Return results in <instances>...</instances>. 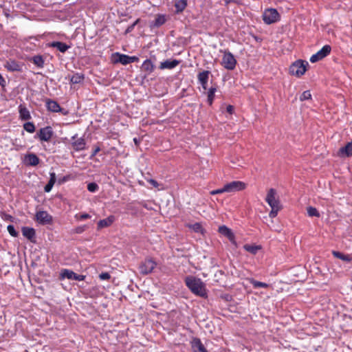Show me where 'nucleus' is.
I'll return each mask as SVG.
<instances>
[{
	"label": "nucleus",
	"mask_w": 352,
	"mask_h": 352,
	"mask_svg": "<svg viewBox=\"0 0 352 352\" xmlns=\"http://www.w3.org/2000/svg\"><path fill=\"white\" fill-rule=\"evenodd\" d=\"M185 283L194 294L202 298L208 296L206 285L200 278L188 276L185 278Z\"/></svg>",
	"instance_id": "nucleus-1"
},
{
	"label": "nucleus",
	"mask_w": 352,
	"mask_h": 352,
	"mask_svg": "<svg viewBox=\"0 0 352 352\" xmlns=\"http://www.w3.org/2000/svg\"><path fill=\"white\" fill-rule=\"evenodd\" d=\"M308 65L309 63L307 61L298 60L291 65L289 67V73L290 74L298 77L301 76L305 73Z\"/></svg>",
	"instance_id": "nucleus-2"
},
{
	"label": "nucleus",
	"mask_w": 352,
	"mask_h": 352,
	"mask_svg": "<svg viewBox=\"0 0 352 352\" xmlns=\"http://www.w3.org/2000/svg\"><path fill=\"white\" fill-rule=\"evenodd\" d=\"M263 20L267 25L274 23L280 20V14L276 9L268 8L263 13Z\"/></svg>",
	"instance_id": "nucleus-3"
},
{
	"label": "nucleus",
	"mask_w": 352,
	"mask_h": 352,
	"mask_svg": "<svg viewBox=\"0 0 352 352\" xmlns=\"http://www.w3.org/2000/svg\"><path fill=\"white\" fill-rule=\"evenodd\" d=\"M236 60L233 54L230 52H225L222 58L221 65L228 70L235 68Z\"/></svg>",
	"instance_id": "nucleus-4"
},
{
	"label": "nucleus",
	"mask_w": 352,
	"mask_h": 352,
	"mask_svg": "<svg viewBox=\"0 0 352 352\" xmlns=\"http://www.w3.org/2000/svg\"><path fill=\"white\" fill-rule=\"evenodd\" d=\"M276 194V190L274 188H270L267 191L265 201L271 208H281L280 201L277 198Z\"/></svg>",
	"instance_id": "nucleus-5"
},
{
	"label": "nucleus",
	"mask_w": 352,
	"mask_h": 352,
	"mask_svg": "<svg viewBox=\"0 0 352 352\" xmlns=\"http://www.w3.org/2000/svg\"><path fill=\"white\" fill-rule=\"evenodd\" d=\"M331 47L330 45H324L322 49H320L318 52H316V54H313L309 60L311 63H316L320 60H322V58H324V57L327 56L330 52H331Z\"/></svg>",
	"instance_id": "nucleus-6"
},
{
	"label": "nucleus",
	"mask_w": 352,
	"mask_h": 352,
	"mask_svg": "<svg viewBox=\"0 0 352 352\" xmlns=\"http://www.w3.org/2000/svg\"><path fill=\"white\" fill-rule=\"evenodd\" d=\"M156 266V263L151 258L145 259L139 267L140 272L142 274H148L153 272Z\"/></svg>",
	"instance_id": "nucleus-7"
},
{
	"label": "nucleus",
	"mask_w": 352,
	"mask_h": 352,
	"mask_svg": "<svg viewBox=\"0 0 352 352\" xmlns=\"http://www.w3.org/2000/svg\"><path fill=\"white\" fill-rule=\"evenodd\" d=\"M54 135L52 128L50 126L40 129L37 132L36 138H39L41 141L49 142Z\"/></svg>",
	"instance_id": "nucleus-8"
},
{
	"label": "nucleus",
	"mask_w": 352,
	"mask_h": 352,
	"mask_svg": "<svg viewBox=\"0 0 352 352\" xmlns=\"http://www.w3.org/2000/svg\"><path fill=\"white\" fill-rule=\"evenodd\" d=\"M245 188V183L240 181H234L224 185V190L226 192H234L241 190Z\"/></svg>",
	"instance_id": "nucleus-9"
},
{
	"label": "nucleus",
	"mask_w": 352,
	"mask_h": 352,
	"mask_svg": "<svg viewBox=\"0 0 352 352\" xmlns=\"http://www.w3.org/2000/svg\"><path fill=\"white\" fill-rule=\"evenodd\" d=\"M60 277L62 278H67L69 280H83L85 278V276L82 274H77L74 272L68 269H63L60 272Z\"/></svg>",
	"instance_id": "nucleus-10"
},
{
	"label": "nucleus",
	"mask_w": 352,
	"mask_h": 352,
	"mask_svg": "<svg viewBox=\"0 0 352 352\" xmlns=\"http://www.w3.org/2000/svg\"><path fill=\"white\" fill-rule=\"evenodd\" d=\"M72 146L76 151H80L85 148L86 142L83 138H77V134L72 137Z\"/></svg>",
	"instance_id": "nucleus-11"
},
{
	"label": "nucleus",
	"mask_w": 352,
	"mask_h": 352,
	"mask_svg": "<svg viewBox=\"0 0 352 352\" xmlns=\"http://www.w3.org/2000/svg\"><path fill=\"white\" fill-rule=\"evenodd\" d=\"M36 220L41 224H50L52 223V217L47 211H38L36 213Z\"/></svg>",
	"instance_id": "nucleus-12"
},
{
	"label": "nucleus",
	"mask_w": 352,
	"mask_h": 352,
	"mask_svg": "<svg viewBox=\"0 0 352 352\" xmlns=\"http://www.w3.org/2000/svg\"><path fill=\"white\" fill-rule=\"evenodd\" d=\"M5 68L9 72H21L22 65L14 60L10 59L4 65Z\"/></svg>",
	"instance_id": "nucleus-13"
},
{
	"label": "nucleus",
	"mask_w": 352,
	"mask_h": 352,
	"mask_svg": "<svg viewBox=\"0 0 352 352\" xmlns=\"http://www.w3.org/2000/svg\"><path fill=\"white\" fill-rule=\"evenodd\" d=\"M338 155L341 157H349L352 156V141L348 142L344 146L340 148Z\"/></svg>",
	"instance_id": "nucleus-14"
},
{
	"label": "nucleus",
	"mask_w": 352,
	"mask_h": 352,
	"mask_svg": "<svg viewBox=\"0 0 352 352\" xmlns=\"http://www.w3.org/2000/svg\"><path fill=\"white\" fill-rule=\"evenodd\" d=\"M191 346L193 350V352H208L207 349L202 344L199 338H193L191 342Z\"/></svg>",
	"instance_id": "nucleus-15"
},
{
	"label": "nucleus",
	"mask_w": 352,
	"mask_h": 352,
	"mask_svg": "<svg viewBox=\"0 0 352 352\" xmlns=\"http://www.w3.org/2000/svg\"><path fill=\"white\" fill-rule=\"evenodd\" d=\"M179 64V60L173 59V60H166L165 61L161 62L159 68L160 69H172L176 67Z\"/></svg>",
	"instance_id": "nucleus-16"
},
{
	"label": "nucleus",
	"mask_w": 352,
	"mask_h": 352,
	"mask_svg": "<svg viewBox=\"0 0 352 352\" xmlns=\"http://www.w3.org/2000/svg\"><path fill=\"white\" fill-rule=\"evenodd\" d=\"M23 235L29 239L32 242L35 241L36 232L33 228L23 227L22 228Z\"/></svg>",
	"instance_id": "nucleus-17"
},
{
	"label": "nucleus",
	"mask_w": 352,
	"mask_h": 352,
	"mask_svg": "<svg viewBox=\"0 0 352 352\" xmlns=\"http://www.w3.org/2000/svg\"><path fill=\"white\" fill-rule=\"evenodd\" d=\"M46 107L48 111L52 112H60L62 111V108L60 107L59 104L52 100H47L46 101Z\"/></svg>",
	"instance_id": "nucleus-18"
},
{
	"label": "nucleus",
	"mask_w": 352,
	"mask_h": 352,
	"mask_svg": "<svg viewBox=\"0 0 352 352\" xmlns=\"http://www.w3.org/2000/svg\"><path fill=\"white\" fill-rule=\"evenodd\" d=\"M219 232L223 236L228 237L231 242H234V235L232 230L226 226H221L219 228Z\"/></svg>",
	"instance_id": "nucleus-19"
},
{
	"label": "nucleus",
	"mask_w": 352,
	"mask_h": 352,
	"mask_svg": "<svg viewBox=\"0 0 352 352\" xmlns=\"http://www.w3.org/2000/svg\"><path fill=\"white\" fill-rule=\"evenodd\" d=\"M210 72L208 71H203L198 74V80L199 83L201 85L203 89H207V84L208 80V76Z\"/></svg>",
	"instance_id": "nucleus-20"
},
{
	"label": "nucleus",
	"mask_w": 352,
	"mask_h": 352,
	"mask_svg": "<svg viewBox=\"0 0 352 352\" xmlns=\"http://www.w3.org/2000/svg\"><path fill=\"white\" fill-rule=\"evenodd\" d=\"M113 57H118L117 59L113 60L114 63H120L123 65H126L129 64V56L123 54H120L119 52H116L113 54Z\"/></svg>",
	"instance_id": "nucleus-21"
},
{
	"label": "nucleus",
	"mask_w": 352,
	"mask_h": 352,
	"mask_svg": "<svg viewBox=\"0 0 352 352\" xmlns=\"http://www.w3.org/2000/svg\"><path fill=\"white\" fill-rule=\"evenodd\" d=\"M115 219L113 215H110L106 219L100 220L98 223V229L110 226L114 222Z\"/></svg>",
	"instance_id": "nucleus-22"
},
{
	"label": "nucleus",
	"mask_w": 352,
	"mask_h": 352,
	"mask_svg": "<svg viewBox=\"0 0 352 352\" xmlns=\"http://www.w3.org/2000/svg\"><path fill=\"white\" fill-rule=\"evenodd\" d=\"M25 161L27 164L30 166H36L39 163V158L34 153H30L25 157Z\"/></svg>",
	"instance_id": "nucleus-23"
},
{
	"label": "nucleus",
	"mask_w": 352,
	"mask_h": 352,
	"mask_svg": "<svg viewBox=\"0 0 352 352\" xmlns=\"http://www.w3.org/2000/svg\"><path fill=\"white\" fill-rule=\"evenodd\" d=\"M50 47H56L60 52H65L69 48V46L66 43L60 42V41H53L49 44Z\"/></svg>",
	"instance_id": "nucleus-24"
},
{
	"label": "nucleus",
	"mask_w": 352,
	"mask_h": 352,
	"mask_svg": "<svg viewBox=\"0 0 352 352\" xmlns=\"http://www.w3.org/2000/svg\"><path fill=\"white\" fill-rule=\"evenodd\" d=\"M142 69L146 72V74H150L153 72L155 66L150 59L145 60L142 65Z\"/></svg>",
	"instance_id": "nucleus-25"
},
{
	"label": "nucleus",
	"mask_w": 352,
	"mask_h": 352,
	"mask_svg": "<svg viewBox=\"0 0 352 352\" xmlns=\"http://www.w3.org/2000/svg\"><path fill=\"white\" fill-rule=\"evenodd\" d=\"M66 78L69 79L72 84H78L84 80V75L80 73H76L72 76L69 75Z\"/></svg>",
	"instance_id": "nucleus-26"
},
{
	"label": "nucleus",
	"mask_w": 352,
	"mask_h": 352,
	"mask_svg": "<svg viewBox=\"0 0 352 352\" xmlns=\"http://www.w3.org/2000/svg\"><path fill=\"white\" fill-rule=\"evenodd\" d=\"M332 254L337 258H339L343 261L349 263L352 261V257L350 254H344L343 253L333 250Z\"/></svg>",
	"instance_id": "nucleus-27"
},
{
	"label": "nucleus",
	"mask_w": 352,
	"mask_h": 352,
	"mask_svg": "<svg viewBox=\"0 0 352 352\" xmlns=\"http://www.w3.org/2000/svg\"><path fill=\"white\" fill-rule=\"evenodd\" d=\"M56 181V176L55 173H50V178L48 183L44 187V190L46 192H49L51 191L52 187L54 186L55 182Z\"/></svg>",
	"instance_id": "nucleus-28"
},
{
	"label": "nucleus",
	"mask_w": 352,
	"mask_h": 352,
	"mask_svg": "<svg viewBox=\"0 0 352 352\" xmlns=\"http://www.w3.org/2000/svg\"><path fill=\"white\" fill-rule=\"evenodd\" d=\"M187 6V0H177L175 3L177 13L183 12Z\"/></svg>",
	"instance_id": "nucleus-29"
},
{
	"label": "nucleus",
	"mask_w": 352,
	"mask_h": 352,
	"mask_svg": "<svg viewBox=\"0 0 352 352\" xmlns=\"http://www.w3.org/2000/svg\"><path fill=\"white\" fill-rule=\"evenodd\" d=\"M19 114L21 120H27L31 118V116L28 109L25 107H22L21 105L19 106Z\"/></svg>",
	"instance_id": "nucleus-30"
},
{
	"label": "nucleus",
	"mask_w": 352,
	"mask_h": 352,
	"mask_svg": "<svg viewBox=\"0 0 352 352\" xmlns=\"http://www.w3.org/2000/svg\"><path fill=\"white\" fill-rule=\"evenodd\" d=\"M243 248L247 252L251 253L252 254H256L259 250L261 249V247L260 245H249L245 244L243 246Z\"/></svg>",
	"instance_id": "nucleus-31"
},
{
	"label": "nucleus",
	"mask_w": 352,
	"mask_h": 352,
	"mask_svg": "<svg viewBox=\"0 0 352 352\" xmlns=\"http://www.w3.org/2000/svg\"><path fill=\"white\" fill-rule=\"evenodd\" d=\"M166 21V20L164 15H157L155 21L153 22V26L158 28L164 24Z\"/></svg>",
	"instance_id": "nucleus-32"
},
{
	"label": "nucleus",
	"mask_w": 352,
	"mask_h": 352,
	"mask_svg": "<svg viewBox=\"0 0 352 352\" xmlns=\"http://www.w3.org/2000/svg\"><path fill=\"white\" fill-rule=\"evenodd\" d=\"M32 61L34 65H36L37 67L40 68H43L44 67V59L42 56H34L32 58Z\"/></svg>",
	"instance_id": "nucleus-33"
},
{
	"label": "nucleus",
	"mask_w": 352,
	"mask_h": 352,
	"mask_svg": "<svg viewBox=\"0 0 352 352\" xmlns=\"http://www.w3.org/2000/svg\"><path fill=\"white\" fill-rule=\"evenodd\" d=\"M215 92H216L215 87L210 88L208 91V102L209 103L210 105H211L212 104Z\"/></svg>",
	"instance_id": "nucleus-34"
},
{
	"label": "nucleus",
	"mask_w": 352,
	"mask_h": 352,
	"mask_svg": "<svg viewBox=\"0 0 352 352\" xmlns=\"http://www.w3.org/2000/svg\"><path fill=\"white\" fill-rule=\"evenodd\" d=\"M250 283L252 285L254 288H258V287L267 288V287H269L268 284H267L265 283H263V282H260V281L256 280L254 279H252L250 280Z\"/></svg>",
	"instance_id": "nucleus-35"
},
{
	"label": "nucleus",
	"mask_w": 352,
	"mask_h": 352,
	"mask_svg": "<svg viewBox=\"0 0 352 352\" xmlns=\"http://www.w3.org/2000/svg\"><path fill=\"white\" fill-rule=\"evenodd\" d=\"M307 214L309 217H320V213L317 210V209L314 207L309 206L307 208Z\"/></svg>",
	"instance_id": "nucleus-36"
},
{
	"label": "nucleus",
	"mask_w": 352,
	"mask_h": 352,
	"mask_svg": "<svg viewBox=\"0 0 352 352\" xmlns=\"http://www.w3.org/2000/svg\"><path fill=\"white\" fill-rule=\"evenodd\" d=\"M24 129L28 133H33L35 131V126L32 122H28L24 124Z\"/></svg>",
	"instance_id": "nucleus-37"
},
{
	"label": "nucleus",
	"mask_w": 352,
	"mask_h": 352,
	"mask_svg": "<svg viewBox=\"0 0 352 352\" xmlns=\"http://www.w3.org/2000/svg\"><path fill=\"white\" fill-rule=\"evenodd\" d=\"M310 99H311V94L309 90L305 91L300 96V101H304V100H310Z\"/></svg>",
	"instance_id": "nucleus-38"
},
{
	"label": "nucleus",
	"mask_w": 352,
	"mask_h": 352,
	"mask_svg": "<svg viewBox=\"0 0 352 352\" xmlns=\"http://www.w3.org/2000/svg\"><path fill=\"white\" fill-rule=\"evenodd\" d=\"M98 189V186L96 183L91 182L88 184L87 185V190L89 192H94Z\"/></svg>",
	"instance_id": "nucleus-39"
},
{
	"label": "nucleus",
	"mask_w": 352,
	"mask_h": 352,
	"mask_svg": "<svg viewBox=\"0 0 352 352\" xmlns=\"http://www.w3.org/2000/svg\"><path fill=\"white\" fill-rule=\"evenodd\" d=\"M7 230L11 236L14 237L18 236V232L15 230L14 226L8 225L7 227Z\"/></svg>",
	"instance_id": "nucleus-40"
},
{
	"label": "nucleus",
	"mask_w": 352,
	"mask_h": 352,
	"mask_svg": "<svg viewBox=\"0 0 352 352\" xmlns=\"http://www.w3.org/2000/svg\"><path fill=\"white\" fill-rule=\"evenodd\" d=\"M75 218L78 220H85L87 219L91 218V216L89 214L83 213V214H76L75 215Z\"/></svg>",
	"instance_id": "nucleus-41"
},
{
	"label": "nucleus",
	"mask_w": 352,
	"mask_h": 352,
	"mask_svg": "<svg viewBox=\"0 0 352 352\" xmlns=\"http://www.w3.org/2000/svg\"><path fill=\"white\" fill-rule=\"evenodd\" d=\"M281 209V208H271V211L269 213V216L270 218H274L277 216L278 212Z\"/></svg>",
	"instance_id": "nucleus-42"
},
{
	"label": "nucleus",
	"mask_w": 352,
	"mask_h": 352,
	"mask_svg": "<svg viewBox=\"0 0 352 352\" xmlns=\"http://www.w3.org/2000/svg\"><path fill=\"white\" fill-rule=\"evenodd\" d=\"M192 228L193 230L196 232H202V231H203L202 226L199 223H196L193 224Z\"/></svg>",
	"instance_id": "nucleus-43"
},
{
	"label": "nucleus",
	"mask_w": 352,
	"mask_h": 352,
	"mask_svg": "<svg viewBox=\"0 0 352 352\" xmlns=\"http://www.w3.org/2000/svg\"><path fill=\"white\" fill-rule=\"evenodd\" d=\"M111 278L109 273L102 272L99 274V278L102 280H109Z\"/></svg>",
	"instance_id": "nucleus-44"
},
{
	"label": "nucleus",
	"mask_w": 352,
	"mask_h": 352,
	"mask_svg": "<svg viewBox=\"0 0 352 352\" xmlns=\"http://www.w3.org/2000/svg\"><path fill=\"white\" fill-rule=\"evenodd\" d=\"M223 192H226V190H224V186L221 188H219V189H217V190H212L210 192V194L214 195H217V194H221V193H223Z\"/></svg>",
	"instance_id": "nucleus-45"
},
{
	"label": "nucleus",
	"mask_w": 352,
	"mask_h": 352,
	"mask_svg": "<svg viewBox=\"0 0 352 352\" xmlns=\"http://www.w3.org/2000/svg\"><path fill=\"white\" fill-rule=\"evenodd\" d=\"M138 21H139V19L136 20V21H135L133 24H131V25H129V26L126 28V31H125V33H126V34H128V33L131 32L133 30V28H134V27L135 26V25L138 23Z\"/></svg>",
	"instance_id": "nucleus-46"
},
{
	"label": "nucleus",
	"mask_w": 352,
	"mask_h": 352,
	"mask_svg": "<svg viewBox=\"0 0 352 352\" xmlns=\"http://www.w3.org/2000/svg\"><path fill=\"white\" fill-rule=\"evenodd\" d=\"M86 228V226H78L75 228V232L77 234L82 233L85 230Z\"/></svg>",
	"instance_id": "nucleus-47"
},
{
	"label": "nucleus",
	"mask_w": 352,
	"mask_h": 352,
	"mask_svg": "<svg viewBox=\"0 0 352 352\" xmlns=\"http://www.w3.org/2000/svg\"><path fill=\"white\" fill-rule=\"evenodd\" d=\"M100 151V148L99 146H96L93 150L92 153L90 156V158L92 159L94 157H95Z\"/></svg>",
	"instance_id": "nucleus-48"
},
{
	"label": "nucleus",
	"mask_w": 352,
	"mask_h": 352,
	"mask_svg": "<svg viewBox=\"0 0 352 352\" xmlns=\"http://www.w3.org/2000/svg\"><path fill=\"white\" fill-rule=\"evenodd\" d=\"M148 182L149 184H151L155 188H157L159 186V184L155 179H148Z\"/></svg>",
	"instance_id": "nucleus-49"
},
{
	"label": "nucleus",
	"mask_w": 352,
	"mask_h": 352,
	"mask_svg": "<svg viewBox=\"0 0 352 352\" xmlns=\"http://www.w3.org/2000/svg\"><path fill=\"white\" fill-rule=\"evenodd\" d=\"M139 58L137 56H129V64L134 62L138 61Z\"/></svg>",
	"instance_id": "nucleus-50"
},
{
	"label": "nucleus",
	"mask_w": 352,
	"mask_h": 352,
	"mask_svg": "<svg viewBox=\"0 0 352 352\" xmlns=\"http://www.w3.org/2000/svg\"><path fill=\"white\" fill-rule=\"evenodd\" d=\"M0 85L3 87H6V81L1 74H0Z\"/></svg>",
	"instance_id": "nucleus-51"
},
{
	"label": "nucleus",
	"mask_w": 352,
	"mask_h": 352,
	"mask_svg": "<svg viewBox=\"0 0 352 352\" xmlns=\"http://www.w3.org/2000/svg\"><path fill=\"white\" fill-rule=\"evenodd\" d=\"M226 111L228 113H229L230 114H232L233 111H234V107L232 106V105H228L227 107H226Z\"/></svg>",
	"instance_id": "nucleus-52"
},
{
	"label": "nucleus",
	"mask_w": 352,
	"mask_h": 352,
	"mask_svg": "<svg viewBox=\"0 0 352 352\" xmlns=\"http://www.w3.org/2000/svg\"><path fill=\"white\" fill-rule=\"evenodd\" d=\"M133 141H134V142L135 143V144H138V141L137 138H134V139H133Z\"/></svg>",
	"instance_id": "nucleus-53"
}]
</instances>
